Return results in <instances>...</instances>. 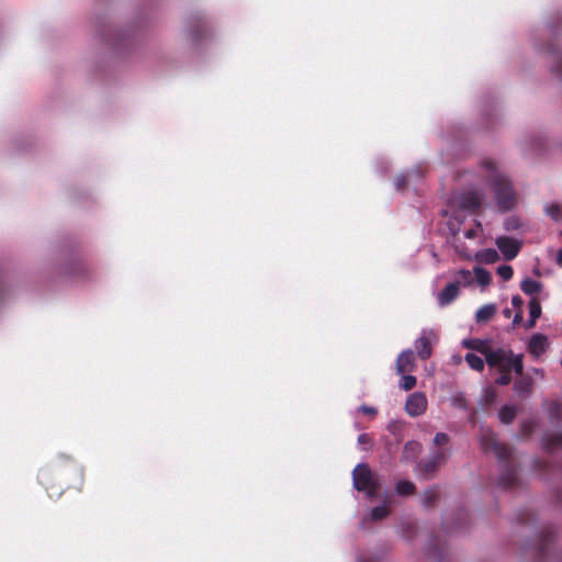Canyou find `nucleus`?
I'll list each match as a JSON object with an SVG mask.
<instances>
[{
    "instance_id": "48",
    "label": "nucleus",
    "mask_w": 562,
    "mask_h": 562,
    "mask_svg": "<svg viewBox=\"0 0 562 562\" xmlns=\"http://www.w3.org/2000/svg\"><path fill=\"white\" fill-rule=\"evenodd\" d=\"M557 263L562 267V248L558 251Z\"/></svg>"
},
{
    "instance_id": "25",
    "label": "nucleus",
    "mask_w": 562,
    "mask_h": 562,
    "mask_svg": "<svg viewBox=\"0 0 562 562\" xmlns=\"http://www.w3.org/2000/svg\"><path fill=\"white\" fill-rule=\"evenodd\" d=\"M464 359L471 369L479 371V372L483 371L484 360L481 357H479L477 355L469 352L465 355Z\"/></svg>"
},
{
    "instance_id": "24",
    "label": "nucleus",
    "mask_w": 562,
    "mask_h": 562,
    "mask_svg": "<svg viewBox=\"0 0 562 562\" xmlns=\"http://www.w3.org/2000/svg\"><path fill=\"white\" fill-rule=\"evenodd\" d=\"M395 490L398 495L408 496L415 493L416 487L413 482L402 480L397 482Z\"/></svg>"
},
{
    "instance_id": "29",
    "label": "nucleus",
    "mask_w": 562,
    "mask_h": 562,
    "mask_svg": "<svg viewBox=\"0 0 562 562\" xmlns=\"http://www.w3.org/2000/svg\"><path fill=\"white\" fill-rule=\"evenodd\" d=\"M402 380H401V383H400V386L404 390V391H411L412 389H414L416 386V378L414 375H409V374H402Z\"/></svg>"
},
{
    "instance_id": "26",
    "label": "nucleus",
    "mask_w": 562,
    "mask_h": 562,
    "mask_svg": "<svg viewBox=\"0 0 562 562\" xmlns=\"http://www.w3.org/2000/svg\"><path fill=\"white\" fill-rule=\"evenodd\" d=\"M457 276H458V279L456 281H453V283H457L459 289L461 286L470 285L473 281L472 273L469 270L461 269L458 271Z\"/></svg>"
},
{
    "instance_id": "47",
    "label": "nucleus",
    "mask_w": 562,
    "mask_h": 562,
    "mask_svg": "<svg viewBox=\"0 0 562 562\" xmlns=\"http://www.w3.org/2000/svg\"><path fill=\"white\" fill-rule=\"evenodd\" d=\"M464 237L468 239H473L476 237V231L474 228L467 229L464 232Z\"/></svg>"
},
{
    "instance_id": "1",
    "label": "nucleus",
    "mask_w": 562,
    "mask_h": 562,
    "mask_svg": "<svg viewBox=\"0 0 562 562\" xmlns=\"http://www.w3.org/2000/svg\"><path fill=\"white\" fill-rule=\"evenodd\" d=\"M37 480L49 497L60 496L65 488L76 486L80 488L83 482V470L74 459L67 457L41 469Z\"/></svg>"
},
{
    "instance_id": "12",
    "label": "nucleus",
    "mask_w": 562,
    "mask_h": 562,
    "mask_svg": "<svg viewBox=\"0 0 562 562\" xmlns=\"http://www.w3.org/2000/svg\"><path fill=\"white\" fill-rule=\"evenodd\" d=\"M509 350H505L503 348L492 349L488 347L486 353H485V360L487 364L492 368L498 367L499 364H503V362L508 360L509 357Z\"/></svg>"
},
{
    "instance_id": "39",
    "label": "nucleus",
    "mask_w": 562,
    "mask_h": 562,
    "mask_svg": "<svg viewBox=\"0 0 562 562\" xmlns=\"http://www.w3.org/2000/svg\"><path fill=\"white\" fill-rule=\"evenodd\" d=\"M359 411L366 415H370V416H375L378 414V409L372 407V406H368V405H361L359 407Z\"/></svg>"
},
{
    "instance_id": "42",
    "label": "nucleus",
    "mask_w": 562,
    "mask_h": 562,
    "mask_svg": "<svg viewBox=\"0 0 562 562\" xmlns=\"http://www.w3.org/2000/svg\"><path fill=\"white\" fill-rule=\"evenodd\" d=\"M407 186L406 177L405 176H398L395 181V187L397 190H402Z\"/></svg>"
},
{
    "instance_id": "36",
    "label": "nucleus",
    "mask_w": 562,
    "mask_h": 562,
    "mask_svg": "<svg viewBox=\"0 0 562 562\" xmlns=\"http://www.w3.org/2000/svg\"><path fill=\"white\" fill-rule=\"evenodd\" d=\"M448 441H449V436L445 432H437L434 438V443L436 446H443V445L448 443Z\"/></svg>"
},
{
    "instance_id": "44",
    "label": "nucleus",
    "mask_w": 562,
    "mask_h": 562,
    "mask_svg": "<svg viewBox=\"0 0 562 562\" xmlns=\"http://www.w3.org/2000/svg\"><path fill=\"white\" fill-rule=\"evenodd\" d=\"M516 389L519 393L521 392H529V389H530V384L529 383H522V382H519L516 384Z\"/></svg>"
},
{
    "instance_id": "7",
    "label": "nucleus",
    "mask_w": 562,
    "mask_h": 562,
    "mask_svg": "<svg viewBox=\"0 0 562 562\" xmlns=\"http://www.w3.org/2000/svg\"><path fill=\"white\" fill-rule=\"evenodd\" d=\"M496 246L503 254L505 260L509 261L517 257L521 249V241L508 236H499L496 238Z\"/></svg>"
},
{
    "instance_id": "51",
    "label": "nucleus",
    "mask_w": 562,
    "mask_h": 562,
    "mask_svg": "<svg viewBox=\"0 0 562 562\" xmlns=\"http://www.w3.org/2000/svg\"><path fill=\"white\" fill-rule=\"evenodd\" d=\"M0 290H2V284L0 283Z\"/></svg>"
},
{
    "instance_id": "37",
    "label": "nucleus",
    "mask_w": 562,
    "mask_h": 562,
    "mask_svg": "<svg viewBox=\"0 0 562 562\" xmlns=\"http://www.w3.org/2000/svg\"><path fill=\"white\" fill-rule=\"evenodd\" d=\"M452 403L454 406L459 407V408H465L467 407V400L464 398L463 395L459 394V395H456L453 398H452Z\"/></svg>"
},
{
    "instance_id": "46",
    "label": "nucleus",
    "mask_w": 562,
    "mask_h": 562,
    "mask_svg": "<svg viewBox=\"0 0 562 562\" xmlns=\"http://www.w3.org/2000/svg\"><path fill=\"white\" fill-rule=\"evenodd\" d=\"M553 71L562 77V56H559L558 65L553 68Z\"/></svg>"
},
{
    "instance_id": "19",
    "label": "nucleus",
    "mask_w": 562,
    "mask_h": 562,
    "mask_svg": "<svg viewBox=\"0 0 562 562\" xmlns=\"http://www.w3.org/2000/svg\"><path fill=\"white\" fill-rule=\"evenodd\" d=\"M547 411L551 420L562 422V400H554L549 402Z\"/></svg>"
},
{
    "instance_id": "27",
    "label": "nucleus",
    "mask_w": 562,
    "mask_h": 562,
    "mask_svg": "<svg viewBox=\"0 0 562 562\" xmlns=\"http://www.w3.org/2000/svg\"><path fill=\"white\" fill-rule=\"evenodd\" d=\"M474 274H475V279L480 285L485 286L491 283L492 278L487 270L480 268V267H475Z\"/></svg>"
},
{
    "instance_id": "34",
    "label": "nucleus",
    "mask_w": 562,
    "mask_h": 562,
    "mask_svg": "<svg viewBox=\"0 0 562 562\" xmlns=\"http://www.w3.org/2000/svg\"><path fill=\"white\" fill-rule=\"evenodd\" d=\"M420 450H422V446L417 441H408L404 446V452L405 453L411 452L413 454H417V453L420 452Z\"/></svg>"
},
{
    "instance_id": "5",
    "label": "nucleus",
    "mask_w": 562,
    "mask_h": 562,
    "mask_svg": "<svg viewBox=\"0 0 562 562\" xmlns=\"http://www.w3.org/2000/svg\"><path fill=\"white\" fill-rule=\"evenodd\" d=\"M446 452L442 450H437L430 459L420 461L417 464L419 475L423 476L424 480L432 479L440 467L446 462Z\"/></svg>"
},
{
    "instance_id": "28",
    "label": "nucleus",
    "mask_w": 562,
    "mask_h": 562,
    "mask_svg": "<svg viewBox=\"0 0 562 562\" xmlns=\"http://www.w3.org/2000/svg\"><path fill=\"white\" fill-rule=\"evenodd\" d=\"M509 357L508 360H510L512 363V371H515L517 374L521 375L524 370V363H522V355H514L512 350H509Z\"/></svg>"
},
{
    "instance_id": "20",
    "label": "nucleus",
    "mask_w": 562,
    "mask_h": 562,
    "mask_svg": "<svg viewBox=\"0 0 562 562\" xmlns=\"http://www.w3.org/2000/svg\"><path fill=\"white\" fill-rule=\"evenodd\" d=\"M516 414L517 409L515 406L505 405L501 407L498 412V417L503 424L509 425L514 422Z\"/></svg>"
},
{
    "instance_id": "4",
    "label": "nucleus",
    "mask_w": 562,
    "mask_h": 562,
    "mask_svg": "<svg viewBox=\"0 0 562 562\" xmlns=\"http://www.w3.org/2000/svg\"><path fill=\"white\" fill-rule=\"evenodd\" d=\"M352 479L357 491L366 492L369 498H373L376 495L379 484L367 463H360L353 469Z\"/></svg>"
},
{
    "instance_id": "41",
    "label": "nucleus",
    "mask_w": 562,
    "mask_h": 562,
    "mask_svg": "<svg viewBox=\"0 0 562 562\" xmlns=\"http://www.w3.org/2000/svg\"><path fill=\"white\" fill-rule=\"evenodd\" d=\"M524 301L520 295H514L512 297V305L517 308L518 311H521Z\"/></svg>"
},
{
    "instance_id": "8",
    "label": "nucleus",
    "mask_w": 562,
    "mask_h": 562,
    "mask_svg": "<svg viewBox=\"0 0 562 562\" xmlns=\"http://www.w3.org/2000/svg\"><path fill=\"white\" fill-rule=\"evenodd\" d=\"M427 409V397L422 392L411 394L405 403V411L412 417L424 414Z\"/></svg>"
},
{
    "instance_id": "35",
    "label": "nucleus",
    "mask_w": 562,
    "mask_h": 562,
    "mask_svg": "<svg viewBox=\"0 0 562 562\" xmlns=\"http://www.w3.org/2000/svg\"><path fill=\"white\" fill-rule=\"evenodd\" d=\"M547 214L550 215L553 220H559L561 217V209L559 204H551L547 207Z\"/></svg>"
},
{
    "instance_id": "16",
    "label": "nucleus",
    "mask_w": 562,
    "mask_h": 562,
    "mask_svg": "<svg viewBox=\"0 0 562 562\" xmlns=\"http://www.w3.org/2000/svg\"><path fill=\"white\" fill-rule=\"evenodd\" d=\"M541 315L540 301L537 297H531L529 301V319L526 323V328H532L536 325V321Z\"/></svg>"
},
{
    "instance_id": "43",
    "label": "nucleus",
    "mask_w": 562,
    "mask_h": 562,
    "mask_svg": "<svg viewBox=\"0 0 562 562\" xmlns=\"http://www.w3.org/2000/svg\"><path fill=\"white\" fill-rule=\"evenodd\" d=\"M358 442L360 445H369L371 443V438L368 434H361L359 437H358Z\"/></svg>"
},
{
    "instance_id": "45",
    "label": "nucleus",
    "mask_w": 562,
    "mask_h": 562,
    "mask_svg": "<svg viewBox=\"0 0 562 562\" xmlns=\"http://www.w3.org/2000/svg\"><path fill=\"white\" fill-rule=\"evenodd\" d=\"M521 322H522V311H518V312L515 314V316H514L513 325H514V326H517V325H519Z\"/></svg>"
},
{
    "instance_id": "10",
    "label": "nucleus",
    "mask_w": 562,
    "mask_h": 562,
    "mask_svg": "<svg viewBox=\"0 0 562 562\" xmlns=\"http://www.w3.org/2000/svg\"><path fill=\"white\" fill-rule=\"evenodd\" d=\"M460 294V289L457 283H448L438 294L437 302L443 307L451 304Z\"/></svg>"
},
{
    "instance_id": "15",
    "label": "nucleus",
    "mask_w": 562,
    "mask_h": 562,
    "mask_svg": "<svg viewBox=\"0 0 562 562\" xmlns=\"http://www.w3.org/2000/svg\"><path fill=\"white\" fill-rule=\"evenodd\" d=\"M547 345V337L542 334L533 335L528 345V349L532 355L539 356L544 352Z\"/></svg>"
},
{
    "instance_id": "3",
    "label": "nucleus",
    "mask_w": 562,
    "mask_h": 562,
    "mask_svg": "<svg viewBox=\"0 0 562 562\" xmlns=\"http://www.w3.org/2000/svg\"><path fill=\"white\" fill-rule=\"evenodd\" d=\"M483 167L487 171V182L494 190L498 210H513L517 205V195L509 179L496 169L493 161H484Z\"/></svg>"
},
{
    "instance_id": "23",
    "label": "nucleus",
    "mask_w": 562,
    "mask_h": 562,
    "mask_svg": "<svg viewBox=\"0 0 562 562\" xmlns=\"http://www.w3.org/2000/svg\"><path fill=\"white\" fill-rule=\"evenodd\" d=\"M477 259L483 263L492 265L499 260V255L497 250L488 248L481 251L477 255Z\"/></svg>"
},
{
    "instance_id": "50",
    "label": "nucleus",
    "mask_w": 562,
    "mask_h": 562,
    "mask_svg": "<svg viewBox=\"0 0 562 562\" xmlns=\"http://www.w3.org/2000/svg\"><path fill=\"white\" fill-rule=\"evenodd\" d=\"M192 37H193V40H194V41H196V40H199V37H200V36L194 32V33L192 34Z\"/></svg>"
},
{
    "instance_id": "21",
    "label": "nucleus",
    "mask_w": 562,
    "mask_h": 562,
    "mask_svg": "<svg viewBox=\"0 0 562 562\" xmlns=\"http://www.w3.org/2000/svg\"><path fill=\"white\" fill-rule=\"evenodd\" d=\"M439 498V490L434 486L423 493L422 502L425 507H432Z\"/></svg>"
},
{
    "instance_id": "30",
    "label": "nucleus",
    "mask_w": 562,
    "mask_h": 562,
    "mask_svg": "<svg viewBox=\"0 0 562 562\" xmlns=\"http://www.w3.org/2000/svg\"><path fill=\"white\" fill-rule=\"evenodd\" d=\"M390 514V510L386 506H375L371 509V518L373 520H381L385 517H387Z\"/></svg>"
},
{
    "instance_id": "17",
    "label": "nucleus",
    "mask_w": 562,
    "mask_h": 562,
    "mask_svg": "<svg viewBox=\"0 0 562 562\" xmlns=\"http://www.w3.org/2000/svg\"><path fill=\"white\" fill-rule=\"evenodd\" d=\"M496 313L495 304H486L481 306L475 313L476 323L488 322Z\"/></svg>"
},
{
    "instance_id": "14",
    "label": "nucleus",
    "mask_w": 562,
    "mask_h": 562,
    "mask_svg": "<svg viewBox=\"0 0 562 562\" xmlns=\"http://www.w3.org/2000/svg\"><path fill=\"white\" fill-rule=\"evenodd\" d=\"M415 348L417 350L418 357L422 360H427L428 358H430L432 349L428 337L423 335L419 338H417L415 341Z\"/></svg>"
},
{
    "instance_id": "40",
    "label": "nucleus",
    "mask_w": 562,
    "mask_h": 562,
    "mask_svg": "<svg viewBox=\"0 0 562 562\" xmlns=\"http://www.w3.org/2000/svg\"><path fill=\"white\" fill-rule=\"evenodd\" d=\"M499 373L510 374L512 372V363L510 360L503 362V364L498 366Z\"/></svg>"
},
{
    "instance_id": "9",
    "label": "nucleus",
    "mask_w": 562,
    "mask_h": 562,
    "mask_svg": "<svg viewBox=\"0 0 562 562\" xmlns=\"http://www.w3.org/2000/svg\"><path fill=\"white\" fill-rule=\"evenodd\" d=\"M483 196L475 191H468L459 196V206L462 210L474 212L482 204Z\"/></svg>"
},
{
    "instance_id": "31",
    "label": "nucleus",
    "mask_w": 562,
    "mask_h": 562,
    "mask_svg": "<svg viewBox=\"0 0 562 562\" xmlns=\"http://www.w3.org/2000/svg\"><path fill=\"white\" fill-rule=\"evenodd\" d=\"M536 427L533 419H526L520 424V434L522 437H529Z\"/></svg>"
},
{
    "instance_id": "32",
    "label": "nucleus",
    "mask_w": 562,
    "mask_h": 562,
    "mask_svg": "<svg viewBox=\"0 0 562 562\" xmlns=\"http://www.w3.org/2000/svg\"><path fill=\"white\" fill-rule=\"evenodd\" d=\"M497 274L505 281H508L514 276V269L512 266L502 265L497 268Z\"/></svg>"
},
{
    "instance_id": "2",
    "label": "nucleus",
    "mask_w": 562,
    "mask_h": 562,
    "mask_svg": "<svg viewBox=\"0 0 562 562\" xmlns=\"http://www.w3.org/2000/svg\"><path fill=\"white\" fill-rule=\"evenodd\" d=\"M481 442L485 451L493 452L503 463V471L499 475L498 485L504 490H509L516 486L518 477L516 468L512 461V448L499 442L495 434L492 431L483 434Z\"/></svg>"
},
{
    "instance_id": "49",
    "label": "nucleus",
    "mask_w": 562,
    "mask_h": 562,
    "mask_svg": "<svg viewBox=\"0 0 562 562\" xmlns=\"http://www.w3.org/2000/svg\"><path fill=\"white\" fill-rule=\"evenodd\" d=\"M503 314L506 318H509L512 316V310L510 308H505L503 311Z\"/></svg>"
},
{
    "instance_id": "33",
    "label": "nucleus",
    "mask_w": 562,
    "mask_h": 562,
    "mask_svg": "<svg viewBox=\"0 0 562 562\" xmlns=\"http://www.w3.org/2000/svg\"><path fill=\"white\" fill-rule=\"evenodd\" d=\"M521 226L519 218L512 216L505 220L504 228L507 232L516 231Z\"/></svg>"
},
{
    "instance_id": "11",
    "label": "nucleus",
    "mask_w": 562,
    "mask_h": 562,
    "mask_svg": "<svg viewBox=\"0 0 562 562\" xmlns=\"http://www.w3.org/2000/svg\"><path fill=\"white\" fill-rule=\"evenodd\" d=\"M415 368V356L411 349L404 350L396 360L397 374H404L413 371Z\"/></svg>"
},
{
    "instance_id": "6",
    "label": "nucleus",
    "mask_w": 562,
    "mask_h": 562,
    "mask_svg": "<svg viewBox=\"0 0 562 562\" xmlns=\"http://www.w3.org/2000/svg\"><path fill=\"white\" fill-rule=\"evenodd\" d=\"M554 535L555 532L551 526L543 528L535 544L536 555L539 562H544L547 560Z\"/></svg>"
},
{
    "instance_id": "22",
    "label": "nucleus",
    "mask_w": 562,
    "mask_h": 562,
    "mask_svg": "<svg viewBox=\"0 0 562 562\" xmlns=\"http://www.w3.org/2000/svg\"><path fill=\"white\" fill-rule=\"evenodd\" d=\"M463 346L467 347L468 349L475 350V351L482 353L483 356H485V353L490 347L487 341H484L481 339L464 340Z\"/></svg>"
},
{
    "instance_id": "13",
    "label": "nucleus",
    "mask_w": 562,
    "mask_h": 562,
    "mask_svg": "<svg viewBox=\"0 0 562 562\" xmlns=\"http://www.w3.org/2000/svg\"><path fill=\"white\" fill-rule=\"evenodd\" d=\"M543 447L550 454L562 451V431L548 436L543 441Z\"/></svg>"
},
{
    "instance_id": "18",
    "label": "nucleus",
    "mask_w": 562,
    "mask_h": 562,
    "mask_svg": "<svg viewBox=\"0 0 562 562\" xmlns=\"http://www.w3.org/2000/svg\"><path fill=\"white\" fill-rule=\"evenodd\" d=\"M520 289L527 295H535L542 290V283L531 278H526L520 282Z\"/></svg>"
},
{
    "instance_id": "38",
    "label": "nucleus",
    "mask_w": 562,
    "mask_h": 562,
    "mask_svg": "<svg viewBox=\"0 0 562 562\" xmlns=\"http://www.w3.org/2000/svg\"><path fill=\"white\" fill-rule=\"evenodd\" d=\"M512 382L510 374L501 373V375L496 379V383L498 385H508Z\"/></svg>"
}]
</instances>
